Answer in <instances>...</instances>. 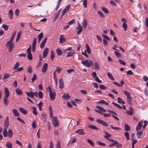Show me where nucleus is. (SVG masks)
I'll use <instances>...</instances> for the list:
<instances>
[{"label":"nucleus","instance_id":"nucleus-42","mask_svg":"<svg viewBox=\"0 0 148 148\" xmlns=\"http://www.w3.org/2000/svg\"><path fill=\"white\" fill-rule=\"evenodd\" d=\"M97 143L100 146H105L106 145V144L102 142H101L97 141Z\"/></svg>","mask_w":148,"mask_h":148},{"label":"nucleus","instance_id":"nucleus-13","mask_svg":"<svg viewBox=\"0 0 148 148\" xmlns=\"http://www.w3.org/2000/svg\"><path fill=\"white\" fill-rule=\"evenodd\" d=\"M59 40V42L60 43H64L66 41V39L64 37L63 35H62L60 36Z\"/></svg>","mask_w":148,"mask_h":148},{"label":"nucleus","instance_id":"nucleus-47","mask_svg":"<svg viewBox=\"0 0 148 148\" xmlns=\"http://www.w3.org/2000/svg\"><path fill=\"white\" fill-rule=\"evenodd\" d=\"M10 75L8 73H4L3 75V79L4 80L9 77Z\"/></svg>","mask_w":148,"mask_h":148},{"label":"nucleus","instance_id":"nucleus-60","mask_svg":"<svg viewBox=\"0 0 148 148\" xmlns=\"http://www.w3.org/2000/svg\"><path fill=\"white\" fill-rule=\"evenodd\" d=\"M113 143H112L110 144L109 145V146L110 147H112L113 146H114L116 145V144L117 143V141H115L113 142Z\"/></svg>","mask_w":148,"mask_h":148},{"label":"nucleus","instance_id":"nucleus-63","mask_svg":"<svg viewBox=\"0 0 148 148\" xmlns=\"http://www.w3.org/2000/svg\"><path fill=\"white\" fill-rule=\"evenodd\" d=\"M56 148H60V141H58L57 142V143L56 145Z\"/></svg>","mask_w":148,"mask_h":148},{"label":"nucleus","instance_id":"nucleus-64","mask_svg":"<svg viewBox=\"0 0 148 148\" xmlns=\"http://www.w3.org/2000/svg\"><path fill=\"white\" fill-rule=\"evenodd\" d=\"M83 5H84V7L85 8H87V0H84Z\"/></svg>","mask_w":148,"mask_h":148},{"label":"nucleus","instance_id":"nucleus-28","mask_svg":"<svg viewBox=\"0 0 148 148\" xmlns=\"http://www.w3.org/2000/svg\"><path fill=\"white\" fill-rule=\"evenodd\" d=\"M16 94L18 95H21L22 94V91L19 89L17 88L16 90Z\"/></svg>","mask_w":148,"mask_h":148},{"label":"nucleus","instance_id":"nucleus-12","mask_svg":"<svg viewBox=\"0 0 148 148\" xmlns=\"http://www.w3.org/2000/svg\"><path fill=\"white\" fill-rule=\"evenodd\" d=\"M97 104L100 105L104 104L106 106H108L109 105V104L108 102L103 100H101L97 101Z\"/></svg>","mask_w":148,"mask_h":148},{"label":"nucleus","instance_id":"nucleus-14","mask_svg":"<svg viewBox=\"0 0 148 148\" xmlns=\"http://www.w3.org/2000/svg\"><path fill=\"white\" fill-rule=\"evenodd\" d=\"M143 123L142 121H140L139 122L136 127V129L137 131H138L141 129Z\"/></svg>","mask_w":148,"mask_h":148},{"label":"nucleus","instance_id":"nucleus-53","mask_svg":"<svg viewBox=\"0 0 148 148\" xmlns=\"http://www.w3.org/2000/svg\"><path fill=\"white\" fill-rule=\"evenodd\" d=\"M116 55V57H117L118 58H120L121 57V53L118 52L116 51H115L114 52Z\"/></svg>","mask_w":148,"mask_h":148},{"label":"nucleus","instance_id":"nucleus-58","mask_svg":"<svg viewBox=\"0 0 148 148\" xmlns=\"http://www.w3.org/2000/svg\"><path fill=\"white\" fill-rule=\"evenodd\" d=\"M27 58L30 60H32V55L31 53H27Z\"/></svg>","mask_w":148,"mask_h":148},{"label":"nucleus","instance_id":"nucleus-15","mask_svg":"<svg viewBox=\"0 0 148 148\" xmlns=\"http://www.w3.org/2000/svg\"><path fill=\"white\" fill-rule=\"evenodd\" d=\"M47 40V38L46 37L42 41V42L40 44V47L41 49H42L44 47L45 45L46 42Z\"/></svg>","mask_w":148,"mask_h":148},{"label":"nucleus","instance_id":"nucleus-29","mask_svg":"<svg viewBox=\"0 0 148 148\" xmlns=\"http://www.w3.org/2000/svg\"><path fill=\"white\" fill-rule=\"evenodd\" d=\"M75 53L74 50H72L71 51L68 52L67 53V56L68 57L72 56Z\"/></svg>","mask_w":148,"mask_h":148},{"label":"nucleus","instance_id":"nucleus-30","mask_svg":"<svg viewBox=\"0 0 148 148\" xmlns=\"http://www.w3.org/2000/svg\"><path fill=\"white\" fill-rule=\"evenodd\" d=\"M88 127L92 129H93L96 130H99L98 128L94 125H90L88 126Z\"/></svg>","mask_w":148,"mask_h":148},{"label":"nucleus","instance_id":"nucleus-27","mask_svg":"<svg viewBox=\"0 0 148 148\" xmlns=\"http://www.w3.org/2000/svg\"><path fill=\"white\" fill-rule=\"evenodd\" d=\"M13 133L11 129L9 130L8 132V136L10 138H11L12 136Z\"/></svg>","mask_w":148,"mask_h":148},{"label":"nucleus","instance_id":"nucleus-52","mask_svg":"<svg viewBox=\"0 0 148 148\" xmlns=\"http://www.w3.org/2000/svg\"><path fill=\"white\" fill-rule=\"evenodd\" d=\"M37 42V39L36 38H34L33 39L32 44V46H36Z\"/></svg>","mask_w":148,"mask_h":148},{"label":"nucleus","instance_id":"nucleus-35","mask_svg":"<svg viewBox=\"0 0 148 148\" xmlns=\"http://www.w3.org/2000/svg\"><path fill=\"white\" fill-rule=\"evenodd\" d=\"M125 131H128L130 130V127L128 125L125 124Z\"/></svg>","mask_w":148,"mask_h":148},{"label":"nucleus","instance_id":"nucleus-17","mask_svg":"<svg viewBox=\"0 0 148 148\" xmlns=\"http://www.w3.org/2000/svg\"><path fill=\"white\" fill-rule=\"evenodd\" d=\"M25 93L26 94L27 96L28 97L31 98L34 97L33 95H34V92L31 91H30V92H28L27 91H26L25 92Z\"/></svg>","mask_w":148,"mask_h":148},{"label":"nucleus","instance_id":"nucleus-40","mask_svg":"<svg viewBox=\"0 0 148 148\" xmlns=\"http://www.w3.org/2000/svg\"><path fill=\"white\" fill-rule=\"evenodd\" d=\"M21 32H19L18 33L17 35V37H16V42H17V41H18L20 39L21 36Z\"/></svg>","mask_w":148,"mask_h":148},{"label":"nucleus","instance_id":"nucleus-16","mask_svg":"<svg viewBox=\"0 0 148 148\" xmlns=\"http://www.w3.org/2000/svg\"><path fill=\"white\" fill-rule=\"evenodd\" d=\"M48 67V64L47 63H45L43 65L42 68V72L43 73H45Z\"/></svg>","mask_w":148,"mask_h":148},{"label":"nucleus","instance_id":"nucleus-25","mask_svg":"<svg viewBox=\"0 0 148 148\" xmlns=\"http://www.w3.org/2000/svg\"><path fill=\"white\" fill-rule=\"evenodd\" d=\"M19 110L22 113L24 114H27V111L26 110L24 109L23 108H19Z\"/></svg>","mask_w":148,"mask_h":148},{"label":"nucleus","instance_id":"nucleus-37","mask_svg":"<svg viewBox=\"0 0 148 148\" xmlns=\"http://www.w3.org/2000/svg\"><path fill=\"white\" fill-rule=\"evenodd\" d=\"M107 75L108 77L112 80H114V78L113 77L112 74L110 73H107Z\"/></svg>","mask_w":148,"mask_h":148},{"label":"nucleus","instance_id":"nucleus-7","mask_svg":"<svg viewBox=\"0 0 148 148\" xmlns=\"http://www.w3.org/2000/svg\"><path fill=\"white\" fill-rule=\"evenodd\" d=\"M56 93L55 92H53L52 91L49 92V96L50 99L51 100H53L55 99L56 97Z\"/></svg>","mask_w":148,"mask_h":148},{"label":"nucleus","instance_id":"nucleus-20","mask_svg":"<svg viewBox=\"0 0 148 148\" xmlns=\"http://www.w3.org/2000/svg\"><path fill=\"white\" fill-rule=\"evenodd\" d=\"M104 133L106 134V135L104 136V137L107 140L109 138L112 136L110 134L106 131L104 132Z\"/></svg>","mask_w":148,"mask_h":148},{"label":"nucleus","instance_id":"nucleus-41","mask_svg":"<svg viewBox=\"0 0 148 148\" xmlns=\"http://www.w3.org/2000/svg\"><path fill=\"white\" fill-rule=\"evenodd\" d=\"M2 27L6 31L8 30L9 26L8 25L5 24H3Z\"/></svg>","mask_w":148,"mask_h":148},{"label":"nucleus","instance_id":"nucleus-23","mask_svg":"<svg viewBox=\"0 0 148 148\" xmlns=\"http://www.w3.org/2000/svg\"><path fill=\"white\" fill-rule=\"evenodd\" d=\"M117 102L119 103H122L123 104H124L125 103L124 100L119 97H118L117 98Z\"/></svg>","mask_w":148,"mask_h":148},{"label":"nucleus","instance_id":"nucleus-9","mask_svg":"<svg viewBox=\"0 0 148 148\" xmlns=\"http://www.w3.org/2000/svg\"><path fill=\"white\" fill-rule=\"evenodd\" d=\"M124 92L125 94L126 95L127 99H129L130 100H132V98L129 92L125 90L124 91Z\"/></svg>","mask_w":148,"mask_h":148},{"label":"nucleus","instance_id":"nucleus-19","mask_svg":"<svg viewBox=\"0 0 148 148\" xmlns=\"http://www.w3.org/2000/svg\"><path fill=\"white\" fill-rule=\"evenodd\" d=\"M12 110V112L15 116H20L18 112L16 109H13Z\"/></svg>","mask_w":148,"mask_h":148},{"label":"nucleus","instance_id":"nucleus-8","mask_svg":"<svg viewBox=\"0 0 148 148\" xmlns=\"http://www.w3.org/2000/svg\"><path fill=\"white\" fill-rule=\"evenodd\" d=\"M49 51V49L48 48L46 47L43 52L42 56L43 58H46L48 54Z\"/></svg>","mask_w":148,"mask_h":148},{"label":"nucleus","instance_id":"nucleus-22","mask_svg":"<svg viewBox=\"0 0 148 148\" xmlns=\"http://www.w3.org/2000/svg\"><path fill=\"white\" fill-rule=\"evenodd\" d=\"M130 109L131 110H126L125 112L128 115L132 116L133 113V110L131 108H130Z\"/></svg>","mask_w":148,"mask_h":148},{"label":"nucleus","instance_id":"nucleus-33","mask_svg":"<svg viewBox=\"0 0 148 148\" xmlns=\"http://www.w3.org/2000/svg\"><path fill=\"white\" fill-rule=\"evenodd\" d=\"M87 141L88 143L93 147H95L94 143L90 139H87Z\"/></svg>","mask_w":148,"mask_h":148},{"label":"nucleus","instance_id":"nucleus-57","mask_svg":"<svg viewBox=\"0 0 148 148\" xmlns=\"http://www.w3.org/2000/svg\"><path fill=\"white\" fill-rule=\"evenodd\" d=\"M38 97L42 99L43 97L42 92L41 91L39 92L38 93Z\"/></svg>","mask_w":148,"mask_h":148},{"label":"nucleus","instance_id":"nucleus-50","mask_svg":"<svg viewBox=\"0 0 148 148\" xmlns=\"http://www.w3.org/2000/svg\"><path fill=\"white\" fill-rule=\"evenodd\" d=\"M124 135L126 137L127 139V140H128L130 139L129 138V133L128 132H125L124 133Z\"/></svg>","mask_w":148,"mask_h":148},{"label":"nucleus","instance_id":"nucleus-18","mask_svg":"<svg viewBox=\"0 0 148 148\" xmlns=\"http://www.w3.org/2000/svg\"><path fill=\"white\" fill-rule=\"evenodd\" d=\"M59 85L60 88L62 89L64 87V84L63 80L62 79H60L59 80Z\"/></svg>","mask_w":148,"mask_h":148},{"label":"nucleus","instance_id":"nucleus-54","mask_svg":"<svg viewBox=\"0 0 148 148\" xmlns=\"http://www.w3.org/2000/svg\"><path fill=\"white\" fill-rule=\"evenodd\" d=\"M110 4L112 5L116 6H117V4L114 1H110Z\"/></svg>","mask_w":148,"mask_h":148},{"label":"nucleus","instance_id":"nucleus-61","mask_svg":"<svg viewBox=\"0 0 148 148\" xmlns=\"http://www.w3.org/2000/svg\"><path fill=\"white\" fill-rule=\"evenodd\" d=\"M118 61L121 64L125 66L126 64V63L121 60H119Z\"/></svg>","mask_w":148,"mask_h":148},{"label":"nucleus","instance_id":"nucleus-56","mask_svg":"<svg viewBox=\"0 0 148 148\" xmlns=\"http://www.w3.org/2000/svg\"><path fill=\"white\" fill-rule=\"evenodd\" d=\"M62 70V68L57 67L56 70L54 71H56V72H57L58 73H59Z\"/></svg>","mask_w":148,"mask_h":148},{"label":"nucleus","instance_id":"nucleus-3","mask_svg":"<svg viewBox=\"0 0 148 148\" xmlns=\"http://www.w3.org/2000/svg\"><path fill=\"white\" fill-rule=\"evenodd\" d=\"M6 46L8 48L9 51L11 52L14 48V45H13L12 42L10 41L6 43Z\"/></svg>","mask_w":148,"mask_h":148},{"label":"nucleus","instance_id":"nucleus-2","mask_svg":"<svg viewBox=\"0 0 148 148\" xmlns=\"http://www.w3.org/2000/svg\"><path fill=\"white\" fill-rule=\"evenodd\" d=\"M82 63L84 65L87 67H89L93 64L92 61L89 60L82 61Z\"/></svg>","mask_w":148,"mask_h":148},{"label":"nucleus","instance_id":"nucleus-38","mask_svg":"<svg viewBox=\"0 0 148 148\" xmlns=\"http://www.w3.org/2000/svg\"><path fill=\"white\" fill-rule=\"evenodd\" d=\"M7 128H4L3 132V135L5 137H7L8 136Z\"/></svg>","mask_w":148,"mask_h":148},{"label":"nucleus","instance_id":"nucleus-39","mask_svg":"<svg viewBox=\"0 0 148 148\" xmlns=\"http://www.w3.org/2000/svg\"><path fill=\"white\" fill-rule=\"evenodd\" d=\"M86 49H87V51L88 53V54H90V53H91L90 49V48L89 46L87 44H86Z\"/></svg>","mask_w":148,"mask_h":148},{"label":"nucleus","instance_id":"nucleus-36","mask_svg":"<svg viewBox=\"0 0 148 148\" xmlns=\"http://www.w3.org/2000/svg\"><path fill=\"white\" fill-rule=\"evenodd\" d=\"M37 78V75L34 73L33 75V77L31 79L32 82H33Z\"/></svg>","mask_w":148,"mask_h":148},{"label":"nucleus","instance_id":"nucleus-34","mask_svg":"<svg viewBox=\"0 0 148 148\" xmlns=\"http://www.w3.org/2000/svg\"><path fill=\"white\" fill-rule=\"evenodd\" d=\"M43 36V34L42 33H40L38 36V39L39 42L42 39Z\"/></svg>","mask_w":148,"mask_h":148},{"label":"nucleus","instance_id":"nucleus-10","mask_svg":"<svg viewBox=\"0 0 148 148\" xmlns=\"http://www.w3.org/2000/svg\"><path fill=\"white\" fill-rule=\"evenodd\" d=\"M75 132L79 135H83L86 134L83 129H79L75 131Z\"/></svg>","mask_w":148,"mask_h":148},{"label":"nucleus","instance_id":"nucleus-46","mask_svg":"<svg viewBox=\"0 0 148 148\" xmlns=\"http://www.w3.org/2000/svg\"><path fill=\"white\" fill-rule=\"evenodd\" d=\"M102 37L105 38V39H106V40L108 41L110 40V38L109 37H108L106 35L102 34Z\"/></svg>","mask_w":148,"mask_h":148},{"label":"nucleus","instance_id":"nucleus-45","mask_svg":"<svg viewBox=\"0 0 148 148\" xmlns=\"http://www.w3.org/2000/svg\"><path fill=\"white\" fill-rule=\"evenodd\" d=\"M6 145L7 146V148H12V145L10 142H7L6 144Z\"/></svg>","mask_w":148,"mask_h":148},{"label":"nucleus","instance_id":"nucleus-31","mask_svg":"<svg viewBox=\"0 0 148 148\" xmlns=\"http://www.w3.org/2000/svg\"><path fill=\"white\" fill-rule=\"evenodd\" d=\"M56 52L59 56L61 55L62 54L63 52L62 50L59 49L58 48L56 50Z\"/></svg>","mask_w":148,"mask_h":148},{"label":"nucleus","instance_id":"nucleus-5","mask_svg":"<svg viewBox=\"0 0 148 148\" xmlns=\"http://www.w3.org/2000/svg\"><path fill=\"white\" fill-rule=\"evenodd\" d=\"M70 7L71 5L70 4L66 6L65 8L62 11V16H63L69 10Z\"/></svg>","mask_w":148,"mask_h":148},{"label":"nucleus","instance_id":"nucleus-32","mask_svg":"<svg viewBox=\"0 0 148 148\" xmlns=\"http://www.w3.org/2000/svg\"><path fill=\"white\" fill-rule=\"evenodd\" d=\"M87 22L86 19H85L83 22V25L84 29H86L87 26Z\"/></svg>","mask_w":148,"mask_h":148},{"label":"nucleus","instance_id":"nucleus-55","mask_svg":"<svg viewBox=\"0 0 148 148\" xmlns=\"http://www.w3.org/2000/svg\"><path fill=\"white\" fill-rule=\"evenodd\" d=\"M101 90L106 89L107 88L106 86L103 85H101L99 86Z\"/></svg>","mask_w":148,"mask_h":148},{"label":"nucleus","instance_id":"nucleus-43","mask_svg":"<svg viewBox=\"0 0 148 148\" xmlns=\"http://www.w3.org/2000/svg\"><path fill=\"white\" fill-rule=\"evenodd\" d=\"M122 26L124 29V31H126L127 27V24L125 22L123 23L122 25Z\"/></svg>","mask_w":148,"mask_h":148},{"label":"nucleus","instance_id":"nucleus-6","mask_svg":"<svg viewBox=\"0 0 148 148\" xmlns=\"http://www.w3.org/2000/svg\"><path fill=\"white\" fill-rule=\"evenodd\" d=\"M97 122L98 123H99L104 126H107L108 125L107 123L101 119H97Z\"/></svg>","mask_w":148,"mask_h":148},{"label":"nucleus","instance_id":"nucleus-26","mask_svg":"<svg viewBox=\"0 0 148 148\" xmlns=\"http://www.w3.org/2000/svg\"><path fill=\"white\" fill-rule=\"evenodd\" d=\"M62 97L63 99L65 100L68 99L70 97L69 94H64Z\"/></svg>","mask_w":148,"mask_h":148},{"label":"nucleus","instance_id":"nucleus-24","mask_svg":"<svg viewBox=\"0 0 148 148\" xmlns=\"http://www.w3.org/2000/svg\"><path fill=\"white\" fill-rule=\"evenodd\" d=\"M143 132V131H138L137 133V137L139 138H141V136Z\"/></svg>","mask_w":148,"mask_h":148},{"label":"nucleus","instance_id":"nucleus-4","mask_svg":"<svg viewBox=\"0 0 148 148\" xmlns=\"http://www.w3.org/2000/svg\"><path fill=\"white\" fill-rule=\"evenodd\" d=\"M52 122L54 127H56L58 125V120L56 117H53L52 119Z\"/></svg>","mask_w":148,"mask_h":148},{"label":"nucleus","instance_id":"nucleus-51","mask_svg":"<svg viewBox=\"0 0 148 148\" xmlns=\"http://www.w3.org/2000/svg\"><path fill=\"white\" fill-rule=\"evenodd\" d=\"M19 62H17L16 63L14 66V68H13L14 69L16 70V69H17L19 67Z\"/></svg>","mask_w":148,"mask_h":148},{"label":"nucleus","instance_id":"nucleus-11","mask_svg":"<svg viewBox=\"0 0 148 148\" xmlns=\"http://www.w3.org/2000/svg\"><path fill=\"white\" fill-rule=\"evenodd\" d=\"M8 117L7 116L4 122V127L5 128H7L9 126V122L8 121Z\"/></svg>","mask_w":148,"mask_h":148},{"label":"nucleus","instance_id":"nucleus-1","mask_svg":"<svg viewBox=\"0 0 148 148\" xmlns=\"http://www.w3.org/2000/svg\"><path fill=\"white\" fill-rule=\"evenodd\" d=\"M5 96L4 98L3 101L4 104L5 106H7L9 103L8 98L9 96V92L8 88L6 87L5 88Z\"/></svg>","mask_w":148,"mask_h":148},{"label":"nucleus","instance_id":"nucleus-49","mask_svg":"<svg viewBox=\"0 0 148 148\" xmlns=\"http://www.w3.org/2000/svg\"><path fill=\"white\" fill-rule=\"evenodd\" d=\"M102 10L106 14H108L109 13V11L108 9L106 8L105 7H102Z\"/></svg>","mask_w":148,"mask_h":148},{"label":"nucleus","instance_id":"nucleus-21","mask_svg":"<svg viewBox=\"0 0 148 148\" xmlns=\"http://www.w3.org/2000/svg\"><path fill=\"white\" fill-rule=\"evenodd\" d=\"M9 16L10 19H12L13 18V12L12 10L11 9L9 10Z\"/></svg>","mask_w":148,"mask_h":148},{"label":"nucleus","instance_id":"nucleus-48","mask_svg":"<svg viewBox=\"0 0 148 148\" xmlns=\"http://www.w3.org/2000/svg\"><path fill=\"white\" fill-rule=\"evenodd\" d=\"M32 108L33 110V113L35 115H36L37 114V112L36 111V108L35 107H32Z\"/></svg>","mask_w":148,"mask_h":148},{"label":"nucleus","instance_id":"nucleus-44","mask_svg":"<svg viewBox=\"0 0 148 148\" xmlns=\"http://www.w3.org/2000/svg\"><path fill=\"white\" fill-rule=\"evenodd\" d=\"M112 104L114 105L115 106L118 107V108L121 109L122 108V107L121 106H120L119 104H117L114 102H113L112 103Z\"/></svg>","mask_w":148,"mask_h":148},{"label":"nucleus","instance_id":"nucleus-62","mask_svg":"<svg viewBox=\"0 0 148 148\" xmlns=\"http://www.w3.org/2000/svg\"><path fill=\"white\" fill-rule=\"evenodd\" d=\"M32 70L31 66H29L28 68L27 72L29 73H31L32 72Z\"/></svg>","mask_w":148,"mask_h":148},{"label":"nucleus","instance_id":"nucleus-59","mask_svg":"<svg viewBox=\"0 0 148 148\" xmlns=\"http://www.w3.org/2000/svg\"><path fill=\"white\" fill-rule=\"evenodd\" d=\"M32 128L34 129H35L37 125L36 124L35 121L32 122Z\"/></svg>","mask_w":148,"mask_h":148}]
</instances>
